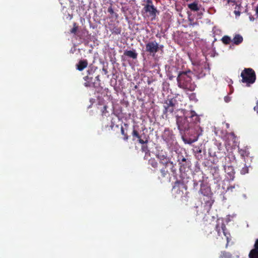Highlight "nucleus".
<instances>
[{
  "label": "nucleus",
  "mask_w": 258,
  "mask_h": 258,
  "mask_svg": "<svg viewBox=\"0 0 258 258\" xmlns=\"http://www.w3.org/2000/svg\"><path fill=\"white\" fill-rule=\"evenodd\" d=\"M95 79H96L97 81H100L99 76V75H97V76H96L95 77Z\"/></svg>",
  "instance_id": "nucleus-43"
},
{
  "label": "nucleus",
  "mask_w": 258,
  "mask_h": 258,
  "mask_svg": "<svg viewBox=\"0 0 258 258\" xmlns=\"http://www.w3.org/2000/svg\"><path fill=\"white\" fill-rule=\"evenodd\" d=\"M224 100L226 102H228L230 101V98L228 96H225L224 97Z\"/></svg>",
  "instance_id": "nucleus-35"
},
{
  "label": "nucleus",
  "mask_w": 258,
  "mask_h": 258,
  "mask_svg": "<svg viewBox=\"0 0 258 258\" xmlns=\"http://www.w3.org/2000/svg\"><path fill=\"white\" fill-rule=\"evenodd\" d=\"M159 49V45L158 43L155 41H150L146 44V51L150 54L154 56Z\"/></svg>",
  "instance_id": "nucleus-7"
},
{
  "label": "nucleus",
  "mask_w": 258,
  "mask_h": 258,
  "mask_svg": "<svg viewBox=\"0 0 258 258\" xmlns=\"http://www.w3.org/2000/svg\"><path fill=\"white\" fill-rule=\"evenodd\" d=\"M186 186L183 182L177 180L174 182L172 191L175 197H181L183 195V189H186Z\"/></svg>",
  "instance_id": "nucleus-4"
},
{
  "label": "nucleus",
  "mask_w": 258,
  "mask_h": 258,
  "mask_svg": "<svg viewBox=\"0 0 258 258\" xmlns=\"http://www.w3.org/2000/svg\"><path fill=\"white\" fill-rule=\"evenodd\" d=\"M123 140L124 141H127V140L128 139V136L127 135V134H126L125 135H123Z\"/></svg>",
  "instance_id": "nucleus-37"
},
{
  "label": "nucleus",
  "mask_w": 258,
  "mask_h": 258,
  "mask_svg": "<svg viewBox=\"0 0 258 258\" xmlns=\"http://www.w3.org/2000/svg\"><path fill=\"white\" fill-rule=\"evenodd\" d=\"M252 20H254V18H250V20H252Z\"/></svg>",
  "instance_id": "nucleus-49"
},
{
  "label": "nucleus",
  "mask_w": 258,
  "mask_h": 258,
  "mask_svg": "<svg viewBox=\"0 0 258 258\" xmlns=\"http://www.w3.org/2000/svg\"><path fill=\"white\" fill-rule=\"evenodd\" d=\"M227 2H228V3H233L234 4L236 3L235 1H231V0H227Z\"/></svg>",
  "instance_id": "nucleus-39"
},
{
  "label": "nucleus",
  "mask_w": 258,
  "mask_h": 258,
  "mask_svg": "<svg viewBox=\"0 0 258 258\" xmlns=\"http://www.w3.org/2000/svg\"><path fill=\"white\" fill-rule=\"evenodd\" d=\"M222 230L223 231V234L227 238V241L228 242V239H229V237H228V235H229V233H228L226 231L227 230L226 229V227L225 226V225H223L222 226Z\"/></svg>",
  "instance_id": "nucleus-27"
},
{
  "label": "nucleus",
  "mask_w": 258,
  "mask_h": 258,
  "mask_svg": "<svg viewBox=\"0 0 258 258\" xmlns=\"http://www.w3.org/2000/svg\"><path fill=\"white\" fill-rule=\"evenodd\" d=\"M123 54L128 57L133 59H136L138 56V53L134 50H125Z\"/></svg>",
  "instance_id": "nucleus-16"
},
{
  "label": "nucleus",
  "mask_w": 258,
  "mask_h": 258,
  "mask_svg": "<svg viewBox=\"0 0 258 258\" xmlns=\"http://www.w3.org/2000/svg\"><path fill=\"white\" fill-rule=\"evenodd\" d=\"M252 20H254V18H250V20H252Z\"/></svg>",
  "instance_id": "nucleus-50"
},
{
  "label": "nucleus",
  "mask_w": 258,
  "mask_h": 258,
  "mask_svg": "<svg viewBox=\"0 0 258 258\" xmlns=\"http://www.w3.org/2000/svg\"><path fill=\"white\" fill-rule=\"evenodd\" d=\"M145 6H154L153 0H146V4Z\"/></svg>",
  "instance_id": "nucleus-30"
},
{
  "label": "nucleus",
  "mask_w": 258,
  "mask_h": 258,
  "mask_svg": "<svg viewBox=\"0 0 258 258\" xmlns=\"http://www.w3.org/2000/svg\"><path fill=\"white\" fill-rule=\"evenodd\" d=\"M219 228V227L218 226H216V230L218 232V235H220V231H219V229H218Z\"/></svg>",
  "instance_id": "nucleus-44"
},
{
  "label": "nucleus",
  "mask_w": 258,
  "mask_h": 258,
  "mask_svg": "<svg viewBox=\"0 0 258 258\" xmlns=\"http://www.w3.org/2000/svg\"><path fill=\"white\" fill-rule=\"evenodd\" d=\"M168 166H163L160 170V172L161 173V177L165 178L167 176V175H169V173L167 169V167ZM160 178V177H159Z\"/></svg>",
  "instance_id": "nucleus-19"
},
{
  "label": "nucleus",
  "mask_w": 258,
  "mask_h": 258,
  "mask_svg": "<svg viewBox=\"0 0 258 258\" xmlns=\"http://www.w3.org/2000/svg\"><path fill=\"white\" fill-rule=\"evenodd\" d=\"M197 152L201 153L202 152V150L199 148L197 150Z\"/></svg>",
  "instance_id": "nucleus-45"
},
{
  "label": "nucleus",
  "mask_w": 258,
  "mask_h": 258,
  "mask_svg": "<svg viewBox=\"0 0 258 258\" xmlns=\"http://www.w3.org/2000/svg\"><path fill=\"white\" fill-rule=\"evenodd\" d=\"M242 83H246L247 86L253 84L256 80V74L251 68H245L240 75Z\"/></svg>",
  "instance_id": "nucleus-3"
},
{
  "label": "nucleus",
  "mask_w": 258,
  "mask_h": 258,
  "mask_svg": "<svg viewBox=\"0 0 258 258\" xmlns=\"http://www.w3.org/2000/svg\"><path fill=\"white\" fill-rule=\"evenodd\" d=\"M240 172L242 174L247 173L248 172V167L245 165V166L241 169Z\"/></svg>",
  "instance_id": "nucleus-28"
},
{
  "label": "nucleus",
  "mask_w": 258,
  "mask_h": 258,
  "mask_svg": "<svg viewBox=\"0 0 258 258\" xmlns=\"http://www.w3.org/2000/svg\"><path fill=\"white\" fill-rule=\"evenodd\" d=\"M120 131L121 134L123 136L125 135L126 133H125L124 130L122 126L121 127Z\"/></svg>",
  "instance_id": "nucleus-36"
},
{
  "label": "nucleus",
  "mask_w": 258,
  "mask_h": 258,
  "mask_svg": "<svg viewBox=\"0 0 258 258\" xmlns=\"http://www.w3.org/2000/svg\"><path fill=\"white\" fill-rule=\"evenodd\" d=\"M214 169H215V171L218 170V167H214Z\"/></svg>",
  "instance_id": "nucleus-46"
},
{
  "label": "nucleus",
  "mask_w": 258,
  "mask_h": 258,
  "mask_svg": "<svg viewBox=\"0 0 258 258\" xmlns=\"http://www.w3.org/2000/svg\"><path fill=\"white\" fill-rule=\"evenodd\" d=\"M238 152L242 158L245 159V157H247L249 153L246 149H240L238 150Z\"/></svg>",
  "instance_id": "nucleus-21"
},
{
  "label": "nucleus",
  "mask_w": 258,
  "mask_h": 258,
  "mask_svg": "<svg viewBox=\"0 0 258 258\" xmlns=\"http://www.w3.org/2000/svg\"><path fill=\"white\" fill-rule=\"evenodd\" d=\"M132 136L133 137V140H135V138H137L138 142L141 144H147L148 143V138H146V135H144V139H142V136L140 135L137 130L134 129L132 132Z\"/></svg>",
  "instance_id": "nucleus-9"
},
{
  "label": "nucleus",
  "mask_w": 258,
  "mask_h": 258,
  "mask_svg": "<svg viewBox=\"0 0 258 258\" xmlns=\"http://www.w3.org/2000/svg\"><path fill=\"white\" fill-rule=\"evenodd\" d=\"M107 108V106H106V105H104V106H103V109H102V113H103V114H105V113H106Z\"/></svg>",
  "instance_id": "nucleus-34"
},
{
  "label": "nucleus",
  "mask_w": 258,
  "mask_h": 258,
  "mask_svg": "<svg viewBox=\"0 0 258 258\" xmlns=\"http://www.w3.org/2000/svg\"><path fill=\"white\" fill-rule=\"evenodd\" d=\"M175 107H165V109L163 110V113L165 115L166 118L168 114H173L174 112Z\"/></svg>",
  "instance_id": "nucleus-18"
},
{
  "label": "nucleus",
  "mask_w": 258,
  "mask_h": 258,
  "mask_svg": "<svg viewBox=\"0 0 258 258\" xmlns=\"http://www.w3.org/2000/svg\"><path fill=\"white\" fill-rule=\"evenodd\" d=\"M175 116L178 130L181 133L189 130L194 124L199 122L200 119L195 111L189 112L183 109H177Z\"/></svg>",
  "instance_id": "nucleus-1"
},
{
  "label": "nucleus",
  "mask_w": 258,
  "mask_h": 258,
  "mask_svg": "<svg viewBox=\"0 0 258 258\" xmlns=\"http://www.w3.org/2000/svg\"><path fill=\"white\" fill-rule=\"evenodd\" d=\"M254 110L256 111L257 113H258V105L254 107Z\"/></svg>",
  "instance_id": "nucleus-40"
},
{
  "label": "nucleus",
  "mask_w": 258,
  "mask_h": 258,
  "mask_svg": "<svg viewBox=\"0 0 258 258\" xmlns=\"http://www.w3.org/2000/svg\"><path fill=\"white\" fill-rule=\"evenodd\" d=\"M221 41L223 44L225 45H228L230 43V42L232 41V40L231 38L227 35H224L222 38H221Z\"/></svg>",
  "instance_id": "nucleus-23"
},
{
  "label": "nucleus",
  "mask_w": 258,
  "mask_h": 258,
  "mask_svg": "<svg viewBox=\"0 0 258 258\" xmlns=\"http://www.w3.org/2000/svg\"><path fill=\"white\" fill-rule=\"evenodd\" d=\"M88 66V61L86 59L80 60L78 63L77 64L76 67L77 70L80 71H83Z\"/></svg>",
  "instance_id": "nucleus-14"
},
{
  "label": "nucleus",
  "mask_w": 258,
  "mask_h": 258,
  "mask_svg": "<svg viewBox=\"0 0 258 258\" xmlns=\"http://www.w3.org/2000/svg\"><path fill=\"white\" fill-rule=\"evenodd\" d=\"M143 12L146 14V17L151 18V21L155 20L158 10L154 6H144Z\"/></svg>",
  "instance_id": "nucleus-5"
},
{
  "label": "nucleus",
  "mask_w": 258,
  "mask_h": 258,
  "mask_svg": "<svg viewBox=\"0 0 258 258\" xmlns=\"http://www.w3.org/2000/svg\"><path fill=\"white\" fill-rule=\"evenodd\" d=\"M191 25H192V26L197 25H198V23L195 22V23H192Z\"/></svg>",
  "instance_id": "nucleus-47"
},
{
  "label": "nucleus",
  "mask_w": 258,
  "mask_h": 258,
  "mask_svg": "<svg viewBox=\"0 0 258 258\" xmlns=\"http://www.w3.org/2000/svg\"><path fill=\"white\" fill-rule=\"evenodd\" d=\"M78 30V26L76 23H74L73 28L70 30V33L76 34L77 31Z\"/></svg>",
  "instance_id": "nucleus-25"
},
{
  "label": "nucleus",
  "mask_w": 258,
  "mask_h": 258,
  "mask_svg": "<svg viewBox=\"0 0 258 258\" xmlns=\"http://www.w3.org/2000/svg\"><path fill=\"white\" fill-rule=\"evenodd\" d=\"M112 33L116 34H119L121 33V29L119 28H114L113 29Z\"/></svg>",
  "instance_id": "nucleus-29"
},
{
  "label": "nucleus",
  "mask_w": 258,
  "mask_h": 258,
  "mask_svg": "<svg viewBox=\"0 0 258 258\" xmlns=\"http://www.w3.org/2000/svg\"><path fill=\"white\" fill-rule=\"evenodd\" d=\"M253 249H255V250H258V239L255 240V243L254 244V248Z\"/></svg>",
  "instance_id": "nucleus-32"
},
{
  "label": "nucleus",
  "mask_w": 258,
  "mask_h": 258,
  "mask_svg": "<svg viewBox=\"0 0 258 258\" xmlns=\"http://www.w3.org/2000/svg\"><path fill=\"white\" fill-rule=\"evenodd\" d=\"M255 12H256V15L257 17H258V6L256 7V8L255 9Z\"/></svg>",
  "instance_id": "nucleus-41"
},
{
  "label": "nucleus",
  "mask_w": 258,
  "mask_h": 258,
  "mask_svg": "<svg viewBox=\"0 0 258 258\" xmlns=\"http://www.w3.org/2000/svg\"><path fill=\"white\" fill-rule=\"evenodd\" d=\"M149 164L153 168L157 169L158 167V163L155 158H151L148 161Z\"/></svg>",
  "instance_id": "nucleus-22"
},
{
  "label": "nucleus",
  "mask_w": 258,
  "mask_h": 258,
  "mask_svg": "<svg viewBox=\"0 0 258 258\" xmlns=\"http://www.w3.org/2000/svg\"><path fill=\"white\" fill-rule=\"evenodd\" d=\"M156 157L159 159V163L163 166H170L171 169L174 167L173 162L171 161V158L168 157L167 155L159 153L156 155Z\"/></svg>",
  "instance_id": "nucleus-6"
},
{
  "label": "nucleus",
  "mask_w": 258,
  "mask_h": 258,
  "mask_svg": "<svg viewBox=\"0 0 258 258\" xmlns=\"http://www.w3.org/2000/svg\"><path fill=\"white\" fill-rule=\"evenodd\" d=\"M225 172L227 174V177L230 180H233L235 177V171L234 168L232 166H224Z\"/></svg>",
  "instance_id": "nucleus-10"
},
{
  "label": "nucleus",
  "mask_w": 258,
  "mask_h": 258,
  "mask_svg": "<svg viewBox=\"0 0 258 258\" xmlns=\"http://www.w3.org/2000/svg\"><path fill=\"white\" fill-rule=\"evenodd\" d=\"M107 11L109 13H110V14L112 15L113 14H114V11L112 8V6H110L108 8V10H107Z\"/></svg>",
  "instance_id": "nucleus-31"
},
{
  "label": "nucleus",
  "mask_w": 258,
  "mask_h": 258,
  "mask_svg": "<svg viewBox=\"0 0 258 258\" xmlns=\"http://www.w3.org/2000/svg\"><path fill=\"white\" fill-rule=\"evenodd\" d=\"M186 160V158L184 157H182V158L178 159L179 161H181V162H185Z\"/></svg>",
  "instance_id": "nucleus-38"
},
{
  "label": "nucleus",
  "mask_w": 258,
  "mask_h": 258,
  "mask_svg": "<svg viewBox=\"0 0 258 258\" xmlns=\"http://www.w3.org/2000/svg\"><path fill=\"white\" fill-rule=\"evenodd\" d=\"M193 75V73L190 70L179 72L177 77L178 87L185 91H194L196 85L192 80Z\"/></svg>",
  "instance_id": "nucleus-2"
},
{
  "label": "nucleus",
  "mask_w": 258,
  "mask_h": 258,
  "mask_svg": "<svg viewBox=\"0 0 258 258\" xmlns=\"http://www.w3.org/2000/svg\"><path fill=\"white\" fill-rule=\"evenodd\" d=\"M220 258H231V255L229 252L223 251L220 254Z\"/></svg>",
  "instance_id": "nucleus-26"
},
{
  "label": "nucleus",
  "mask_w": 258,
  "mask_h": 258,
  "mask_svg": "<svg viewBox=\"0 0 258 258\" xmlns=\"http://www.w3.org/2000/svg\"><path fill=\"white\" fill-rule=\"evenodd\" d=\"M207 200L205 202V208L207 210V212H209L211 210L212 205L214 203V200H212L211 197H207Z\"/></svg>",
  "instance_id": "nucleus-15"
},
{
  "label": "nucleus",
  "mask_w": 258,
  "mask_h": 258,
  "mask_svg": "<svg viewBox=\"0 0 258 258\" xmlns=\"http://www.w3.org/2000/svg\"><path fill=\"white\" fill-rule=\"evenodd\" d=\"M176 103L177 101L175 98L168 99L165 100L163 108L165 109V107H175Z\"/></svg>",
  "instance_id": "nucleus-12"
},
{
  "label": "nucleus",
  "mask_w": 258,
  "mask_h": 258,
  "mask_svg": "<svg viewBox=\"0 0 258 258\" xmlns=\"http://www.w3.org/2000/svg\"><path fill=\"white\" fill-rule=\"evenodd\" d=\"M234 13L235 14L236 16L239 17L240 15V12L239 11H236L235 10L234 11Z\"/></svg>",
  "instance_id": "nucleus-33"
},
{
  "label": "nucleus",
  "mask_w": 258,
  "mask_h": 258,
  "mask_svg": "<svg viewBox=\"0 0 258 258\" xmlns=\"http://www.w3.org/2000/svg\"><path fill=\"white\" fill-rule=\"evenodd\" d=\"M188 8L192 11H198L199 10V8L198 6L197 2H194L193 3L188 4Z\"/></svg>",
  "instance_id": "nucleus-20"
},
{
  "label": "nucleus",
  "mask_w": 258,
  "mask_h": 258,
  "mask_svg": "<svg viewBox=\"0 0 258 258\" xmlns=\"http://www.w3.org/2000/svg\"><path fill=\"white\" fill-rule=\"evenodd\" d=\"M84 80L85 81V82L84 83V85L85 87H96L95 83L93 82L92 81V77H90L89 76H86L84 78Z\"/></svg>",
  "instance_id": "nucleus-13"
},
{
  "label": "nucleus",
  "mask_w": 258,
  "mask_h": 258,
  "mask_svg": "<svg viewBox=\"0 0 258 258\" xmlns=\"http://www.w3.org/2000/svg\"><path fill=\"white\" fill-rule=\"evenodd\" d=\"M209 74H210V68L208 64L205 63L200 66L198 75L200 78H203Z\"/></svg>",
  "instance_id": "nucleus-11"
},
{
  "label": "nucleus",
  "mask_w": 258,
  "mask_h": 258,
  "mask_svg": "<svg viewBox=\"0 0 258 258\" xmlns=\"http://www.w3.org/2000/svg\"><path fill=\"white\" fill-rule=\"evenodd\" d=\"M249 258H258V250L251 249L249 253Z\"/></svg>",
  "instance_id": "nucleus-24"
},
{
  "label": "nucleus",
  "mask_w": 258,
  "mask_h": 258,
  "mask_svg": "<svg viewBox=\"0 0 258 258\" xmlns=\"http://www.w3.org/2000/svg\"><path fill=\"white\" fill-rule=\"evenodd\" d=\"M200 189L199 192L201 193L204 196L206 197H211L212 192L210 187L207 184H205L203 181L201 182L200 184Z\"/></svg>",
  "instance_id": "nucleus-8"
},
{
  "label": "nucleus",
  "mask_w": 258,
  "mask_h": 258,
  "mask_svg": "<svg viewBox=\"0 0 258 258\" xmlns=\"http://www.w3.org/2000/svg\"><path fill=\"white\" fill-rule=\"evenodd\" d=\"M234 188V186H229V187H228L227 188V189H228V190H230H230L232 191V189H233V188Z\"/></svg>",
  "instance_id": "nucleus-42"
},
{
  "label": "nucleus",
  "mask_w": 258,
  "mask_h": 258,
  "mask_svg": "<svg viewBox=\"0 0 258 258\" xmlns=\"http://www.w3.org/2000/svg\"><path fill=\"white\" fill-rule=\"evenodd\" d=\"M243 37L240 34H236L234 37L232 41L233 44L238 45L241 43L243 41Z\"/></svg>",
  "instance_id": "nucleus-17"
},
{
  "label": "nucleus",
  "mask_w": 258,
  "mask_h": 258,
  "mask_svg": "<svg viewBox=\"0 0 258 258\" xmlns=\"http://www.w3.org/2000/svg\"><path fill=\"white\" fill-rule=\"evenodd\" d=\"M252 20H254V18H250V20H252Z\"/></svg>",
  "instance_id": "nucleus-48"
}]
</instances>
